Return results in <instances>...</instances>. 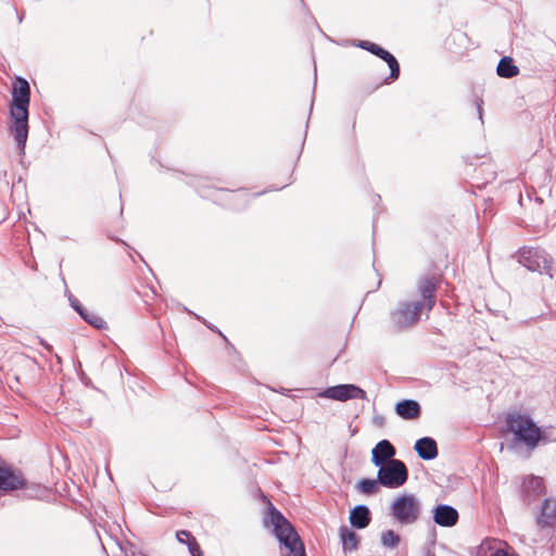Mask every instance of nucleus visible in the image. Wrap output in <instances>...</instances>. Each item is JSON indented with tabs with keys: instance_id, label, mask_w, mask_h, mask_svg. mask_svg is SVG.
Masks as SVG:
<instances>
[{
	"instance_id": "obj_1",
	"label": "nucleus",
	"mask_w": 556,
	"mask_h": 556,
	"mask_svg": "<svg viewBox=\"0 0 556 556\" xmlns=\"http://www.w3.org/2000/svg\"><path fill=\"white\" fill-rule=\"evenodd\" d=\"M13 103L10 114L13 119L10 130L16 140L20 153L23 154L28 138V105L30 99V86L28 81L17 76L12 91Z\"/></svg>"
},
{
	"instance_id": "obj_31",
	"label": "nucleus",
	"mask_w": 556,
	"mask_h": 556,
	"mask_svg": "<svg viewBox=\"0 0 556 556\" xmlns=\"http://www.w3.org/2000/svg\"><path fill=\"white\" fill-rule=\"evenodd\" d=\"M182 542L181 543H185L187 544V538H181Z\"/></svg>"
},
{
	"instance_id": "obj_8",
	"label": "nucleus",
	"mask_w": 556,
	"mask_h": 556,
	"mask_svg": "<svg viewBox=\"0 0 556 556\" xmlns=\"http://www.w3.org/2000/svg\"><path fill=\"white\" fill-rule=\"evenodd\" d=\"M518 262L531 271L545 273L551 278L552 257L540 248H522L518 253Z\"/></svg>"
},
{
	"instance_id": "obj_4",
	"label": "nucleus",
	"mask_w": 556,
	"mask_h": 556,
	"mask_svg": "<svg viewBox=\"0 0 556 556\" xmlns=\"http://www.w3.org/2000/svg\"><path fill=\"white\" fill-rule=\"evenodd\" d=\"M506 427L514 433L516 443H523L528 448L533 450L540 442H546V435L528 415L519 413L506 416Z\"/></svg>"
},
{
	"instance_id": "obj_5",
	"label": "nucleus",
	"mask_w": 556,
	"mask_h": 556,
	"mask_svg": "<svg viewBox=\"0 0 556 556\" xmlns=\"http://www.w3.org/2000/svg\"><path fill=\"white\" fill-rule=\"evenodd\" d=\"M21 490L26 498H39L43 493L40 484L28 481L20 469H14L4 462L0 463V491Z\"/></svg>"
},
{
	"instance_id": "obj_6",
	"label": "nucleus",
	"mask_w": 556,
	"mask_h": 556,
	"mask_svg": "<svg viewBox=\"0 0 556 556\" xmlns=\"http://www.w3.org/2000/svg\"><path fill=\"white\" fill-rule=\"evenodd\" d=\"M390 514L401 525H413L420 517L421 503L414 494H403L391 504Z\"/></svg>"
},
{
	"instance_id": "obj_19",
	"label": "nucleus",
	"mask_w": 556,
	"mask_h": 556,
	"mask_svg": "<svg viewBox=\"0 0 556 556\" xmlns=\"http://www.w3.org/2000/svg\"><path fill=\"white\" fill-rule=\"evenodd\" d=\"M420 315H392L393 331L399 332L406 330L419 323Z\"/></svg>"
},
{
	"instance_id": "obj_16",
	"label": "nucleus",
	"mask_w": 556,
	"mask_h": 556,
	"mask_svg": "<svg viewBox=\"0 0 556 556\" xmlns=\"http://www.w3.org/2000/svg\"><path fill=\"white\" fill-rule=\"evenodd\" d=\"M350 523L355 529H364L371 521L370 509L366 505H356L350 511Z\"/></svg>"
},
{
	"instance_id": "obj_7",
	"label": "nucleus",
	"mask_w": 556,
	"mask_h": 556,
	"mask_svg": "<svg viewBox=\"0 0 556 556\" xmlns=\"http://www.w3.org/2000/svg\"><path fill=\"white\" fill-rule=\"evenodd\" d=\"M377 476L380 485L388 489H397L406 483L408 468L403 460L396 459L378 467Z\"/></svg>"
},
{
	"instance_id": "obj_3",
	"label": "nucleus",
	"mask_w": 556,
	"mask_h": 556,
	"mask_svg": "<svg viewBox=\"0 0 556 556\" xmlns=\"http://www.w3.org/2000/svg\"><path fill=\"white\" fill-rule=\"evenodd\" d=\"M268 518L279 543L289 551L286 556H306L304 544L294 527L271 503H269Z\"/></svg>"
},
{
	"instance_id": "obj_11",
	"label": "nucleus",
	"mask_w": 556,
	"mask_h": 556,
	"mask_svg": "<svg viewBox=\"0 0 556 556\" xmlns=\"http://www.w3.org/2000/svg\"><path fill=\"white\" fill-rule=\"evenodd\" d=\"M545 493L544 481L541 477L529 476L521 484V500L530 506L538 497Z\"/></svg>"
},
{
	"instance_id": "obj_24",
	"label": "nucleus",
	"mask_w": 556,
	"mask_h": 556,
	"mask_svg": "<svg viewBox=\"0 0 556 556\" xmlns=\"http://www.w3.org/2000/svg\"><path fill=\"white\" fill-rule=\"evenodd\" d=\"M381 543L386 547L395 548L400 543V535L393 530H387L381 534Z\"/></svg>"
},
{
	"instance_id": "obj_12",
	"label": "nucleus",
	"mask_w": 556,
	"mask_h": 556,
	"mask_svg": "<svg viewBox=\"0 0 556 556\" xmlns=\"http://www.w3.org/2000/svg\"><path fill=\"white\" fill-rule=\"evenodd\" d=\"M395 454L396 448L394 445L389 440L383 439L379 441L371 450V463L376 467H380L387 463L396 460V458H394Z\"/></svg>"
},
{
	"instance_id": "obj_29",
	"label": "nucleus",
	"mask_w": 556,
	"mask_h": 556,
	"mask_svg": "<svg viewBox=\"0 0 556 556\" xmlns=\"http://www.w3.org/2000/svg\"><path fill=\"white\" fill-rule=\"evenodd\" d=\"M40 343L48 352H52V346L50 344L43 342L42 340Z\"/></svg>"
},
{
	"instance_id": "obj_30",
	"label": "nucleus",
	"mask_w": 556,
	"mask_h": 556,
	"mask_svg": "<svg viewBox=\"0 0 556 556\" xmlns=\"http://www.w3.org/2000/svg\"><path fill=\"white\" fill-rule=\"evenodd\" d=\"M424 556H435L434 552L431 549H427L424 554Z\"/></svg>"
},
{
	"instance_id": "obj_13",
	"label": "nucleus",
	"mask_w": 556,
	"mask_h": 556,
	"mask_svg": "<svg viewBox=\"0 0 556 556\" xmlns=\"http://www.w3.org/2000/svg\"><path fill=\"white\" fill-rule=\"evenodd\" d=\"M536 525L540 529L553 528L556 525V498L547 497L543 501Z\"/></svg>"
},
{
	"instance_id": "obj_25",
	"label": "nucleus",
	"mask_w": 556,
	"mask_h": 556,
	"mask_svg": "<svg viewBox=\"0 0 556 556\" xmlns=\"http://www.w3.org/2000/svg\"><path fill=\"white\" fill-rule=\"evenodd\" d=\"M68 301H70V304L72 306V308L78 313V314H81V313H85L84 308H83V305L80 304L79 300L76 299L75 296L73 295H70L68 296Z\"/></svg>"
},
{
	"instance_id": "obj_18",
	"label": "nucleus",
	"mask_w": 556,
	"mask_h": 556,
	"mask_svg": "<svg viewBox=\"0 0 556 556\" xmlns=\"http://www.w3.org/2000/svg\"><path fill=\"white\" fill-rule=\"evenodd\" d=\"M339 535L342 543L343 552H353L358 548L359 545V536L355 531L348 528L346 526H341L339 528Z\"/></svg>"
},
{
	"instance_id": "obj_20",
	"label": "nucleus",
	"mask_w": 556,
	"mask_h": 556,
	"mask_svg": "<svg viewBox=\"0 0 556 556\" xmlns=\"http://www.w3.org/2000/svg\"><path fill=\"white\" fill-rule=\"evenodd\" d=\"M496 73L500 77L511 78L519 73V70L510 56H504L497 64Z\"/></svg>"
},
{
	"instance_id": "obj_15",
	"label": "nucleus",
	"mask_w": 556,
	"mask_h": 556,
	"mask_svg": "<svg viewBox=\"0 0 556 556\" xmlns=\"http://www.w3.org/2000/svg\"><path fill=\"white\" fill-rule=\"evenodd\" d=\"M414 450L424 460H432L438 456V445L434 439L424 437L415 442Z\"/></svg>"
},
{
	"instance_id": "obj_28",
	"label": "nucleus",
	"mask_w": 556,
	"mask_h": 556,
	"mask_svg": "<svg viewBox=\"0 0 556 556\" xmlns=\"http://www.w3.org/2000/svg\"><path fill=\"white\" fill-rule=\"evenodd\" d=\"M219 192L226 193L228 195L229 200H235L240 195V194H237L235 191L224 190V189L219 190Z\"/></svg>"
},
{
	"instance_id": "obj_27",
	"label": "nucleus",
	"mask_w": 556,
	"mask_h": 556,
	"mask_svg": "<svg viewBox=\"0 0 556 556\" xmlns=\"http://www.w3.org/2000/svg\"><path fill=\"white\" fill-rule=\"evenodd\" d=\"M491 556H518L516 553H508L507 551L503 548H497L495 552L492 553Z\"/></svg>"
},
{
	"instance_id": "obj_10",
	"label": "nucleus",
	"mask_w": 556,
	"mask_h": 556,
	"mask_svg": "<svg viewBox=\"0 0 556 556\" xmlns=\"http://www.w3.org/2000/svg\"><path fill=\"white\" fill-rule=\"evenodd\" d=\"M357 47L372 53L374 55L387 62L390 68V76L384 79L386 84H389L390 81H393L399 78L400 65L393 54H391L389 51L384 50L380 46L367 40H359Z\"/></svg>"
},
{
	"instance_id": "obj_21",
	"label": "nucleus",
	"mask_w": 556,
	"mask_h": 556,
	"mask_svg": "<svg viewBox=\"0 0 556 556\" xmlns=\"http://www.w3.org/2000/svg\"><path fill=\"white\" fill-rule=\"evenodd\" d=\"M176 538L179 542H182L181 538H187V545L191 556H203V552L197 542L195 538L188 530L177 531Z\"/></svg>"
},
{
	"instance_id": "obj_9",
	"label": "nucleus",
	"mask_w": 556,
	"mask_h": 556,
	"mask_svg": "<svg viewBox=\"0 0 556 556\" xmlns=\"http://www.w3.org/2000/svg\"><path fill=\"white\" fill-rule=\"evenodd\" d=\"M319 396L340 402H345L353 399L368 400L365 390L356 384L351 383L328 387L319 393Z\"/></svg>"
},
{
	"instance_id": "obj_14",
	"label": "nucleus",
	"mask_w": 556,
	"mask_h": 556,
	"mask_svg": "<svg viewBox=\"0 0 556 556\" xmlns=\"http://www.w3.org/2000/svg\"><path fill=\"white\" fill-rule=\"evenodd\" d=\"M433 520L441 527H453L458 521V511L451 505L440 504L433 509Z\"/></svg>"
},
{
	"instance_id": "obj_32",
	"label": "nucleus",
	"mask_w": 556,
	"mask_h": 556,
	"mask_svg": "<svg viewBox=\"0 0 556 556\" xmlns=\"http://www.w3.org/2000/svg\"><path fill=\"white\" fill-rule=\"evenodd\" d=\"M184 309H186V313H189V314H192V313H193L192 311H189V309H187L186 307H184Z\"/></svg>"
},
{
	"instance_id": "obj_2",
	"label": "nucleus",
	"mask_w": 556,
	"mask_h": 556,
	"mask_svg": "<svg viewBox=\"0 0 556 556\" xmlns=\"http://www.w3.org/2000/svg\"><path fill=\"white\" fill-rule=\"evenodd\" d=\"M442 276L428 273L419 277L416 283L417 299L404 302L397 313L431 312L437 303V291L441 285Z\"/></svg>"
},
{
	"instance_id": "obj_26",
	"label": "nucleus",
	"mask_w": 556,
	"mask_h": 556,
	"mask_svg": "<svg viewBox=\"0 0 556 556\" xmlns=\"http://www.w3.org/2000/svg\"><path fill=\"white\" fill-rule=\"evenodd\" d=\"M476 106L479 119L483 123V100L481 98L476 99Z\"/></svg>"
},
{
	"instance_id": "obj_22",
	"label": "nucleus",
	"mask_w": 556,
	"mask_h": 556,
	"mask_svg": "<svg viewBox=\"0 0 556 556\" xmlns=\"http://www.w3.org/2000/svg\"><path fill=\"white\" fill-rule=\"evenodd\" d=\"M380 483H379L378 478L377 479L364 478V479H362L358 482L357 489L363 494L372 495V494H376L378 492V485Z\"/></svg>"
},
{
	"instance_id": "obj_23",
	"label": "nucleus",
	"mask_w": 556,
	"mask_h": 556,
	"mask_svg": "<svg viewBox=\"0 0 556 556\" xmlns=\"http://www.w3.org/2000/svg\"><path fill=\"white\" fill-rule=\"evenodd\" d=\"M87 324L98 330H106L108 323L102 318L101 315H79Z\"/></svg>"
},
{
	"instance_id": "obj_17",
	"label": "nucleus",
	"mask_w": 556,
	"mask_h": 556,
	"mask_svg": "<svg viewBox=\"0 0 556 556\" xmlns=\"http://www.w3.org/2000/svg\"><path fill=\"white\" fill-rule=\"evenodd\" d=\"M395 413L403 419L414 420L420 417L421 407L415 400H403L396 403Z\"/></svg>"
}]
</instances>
